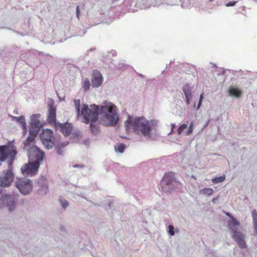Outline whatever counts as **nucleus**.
Returning a JSON list of instances; mask_svg holds the SVG:
<instances>
[{
    "label": "nucleus",
    "mask_w": 257,
    "mask_h": 257,
    "mask_svg": "<svg viewBox=\"0 0 257 257\" xmlns=\"http://www.w3.org/2000/svg\"><path fill=\"white\" fill-rule=\"evenodd\" d=\"M183 90L186 97V103L189 104L192 97L191 88L189 84H186L183 86Z\"/></svg>",
    "instance_id": "obj_18"
},
{
    "label": "nucleus",
    "mask_w": 257,
    "mask_h": 257,
    "mask_svg": "<svg viewBox=\"0 0 257 257\" xmlns=\"http://www.w3.org/2000/svg\"><path fill=\"white\" fill-rule=\"evenodd\" d=\"M13 162H8V169L0 174V184L4 187H9L14 182L15 174L13 171Z\"/></svg>",
    "instance_id": "obj_8"
},
{
    "label": "nucleus",
    "mask_w": 257,
    "mask_h": 257,
    "mask_svg": "<svg viewBox=\"0 0 257 257\" xmlns=\"http://www.w3.org/2000/svg\"><path fill=\"white\" fill-rule=\"evenodd\" d=\"M240 223L237 219H233L229 224L230 233L232 238L237 244L238 246L241 248L247 247L246 241L245 240V235L238 228Z\"/></svg>",
    "instance_id": "obj_4"
},
{
    "label": "nucleus",
    "mask_w": 257,
    "mask_h": 257,
    "mask_svg": "<svg viewBox=\"0 0 257 257\" xmlns=\"http://www.w3.org/2000/svg\"><path fill=\"white\" fill-rule=\"evenodd\" d=\"M73 167L74 168H82L84 167V165H79V164H76V165H74L73 166Z\"/></svg>",
    "instance_id": "obj_39"
},
{
    "label": "nucleus",
    "mask_w": 257,
    "mask_h": 257,
    "mask_svg": "<svg viewBox=\"0 0 257 257\" xmlns=\"http://www.w3.org/2000/svg\"><path fill=\"white\" fill-rule=\"evenodd\" d=\"M90 87V82L88 80L85 81L83 85V88L85 90H87Z\"/></svg>",
    "instance_id": "obj_32"
},
{
    "label": "nucleus",
    "mask_w": 257,
    "mask_h": 257,
    "mask_svg": "<svg viewBox=\"0 0 257 257\" xmlns=\"http://www.w3.org/2000/svg\"><path fill=\"white\" fill-rule=\"evenodd\" d=\"M225 214L226 216H228L231 219L230 220H229L227 222V227H228V228H229V224L230 222H231L233 219H236L235 218H234L229 212H227L225 213Z\"/></svg>",
    "instance_id": "obj_33"
},
{
    "label": "nucleus",
    "mask_w": 257,
    "mask_h": 257,
    "mask_svg": "<svg viewBox=\"0 0 257 257\" xmlns=\"http://www.w3.org/2000/svg\"><path fill=\"white\" fill-rule=\"evenodd\" d=\"M193 122H191L188 128L187 131L186 132L187 135H189L192 133V132L193 131Z\"/></svg>",
    "instance_id": "obj_31"
},
{
    "label": "nucleus",
    "mask_w": 257,
    "mask_h": 257,
    "mask_svg": "<svg viewBox=\"0 0 257 257\" xmlns=\"http://www.w3.org/2000/svg\"><path fill=\"white\" fill-rule=\"evenodd\" d=\"M201 102H202V101H199V102H198V104L197 108H199L200 107V105H201Z\"/></svg>",
    "instance_id": "obj_44"
},
{
    "label": "nucleus",
    "mask_w": 257,
    "mask_h": 257,
    "mask_svg": "<svg viewBox=\"0 0 257 257\" xmlns=\"http://www.w3.org/2000/svg\"><path fill=\"white\" fill-rule=\"evenodd\" d=\"M181 164H180V166H181V167H182H182H183V168H185V169L186 170V169H187V168H186V167H185V166L183 165V163H184V164H185V163H186V162H183V161H181Z\"/></svg>",
    "instance_id": "obj_41"
},
{
    "label": "nucleus",
    "mask_w": 257,
    "mask_h": 257,
    "mask_svg": "<svg viewBox=\"0 0 257 257\" xmlns=\"http://www.w3.org/2000/svg\"><path fill=\"white\" fill-rule=\"evenodd\" d=\"M80 15V11H79V7L78 6L76 8V15L78 18H79V16Z\"/></svg>",
    "instance_id": "obj_38"
},
{
    "label": "nucleus",
    "mask_w": 257,
    "mask_h": 257,
    "mask_svg": "<svg viewBox=\"0 0 257 257\" xmlns=\"http://www.w3.org/2000/svg\"><path fill=\"white\" fill-rule=\"evenodd\" d=\"M40 138L43 144L48 150L52 149L54 146V135L52 130L50 129L43 130L40 134Z\"/></svg>",
    "instance_id": "obj_10"
},
{
    "label": "nucleus",
    "mask_w": 257,
    "mask_h": 257,
    "mask_svg": "<svg viewBox=\"0 0 257 257\" xmlns=\"http://www.w3.org/2000/svg\"><path fill=\"white\" fill-rule=\"evenodd\" d=\"M60 131L65 136L70 135L73 131V125L72 123L65 122L64 123H58Z\"/></svg>",
    "instance_id": "obj_15"
},
{
    "label": "nucleus",
    "mask_w": 257,
    "mask_h": 257,
    "mask_svg": "<svg viewBox=\"0 0 257 257\" xmlns=\"http://www.w3.org/2000/svg\"><path fill=\"white\" fill-rule=\"evenodd\" d=\"M225 179V176L223 175L219 177H216L212 179V182L214 183H218L222 182Z\"/></svg>",
    "instance_id": "obj_27"
},
{
    "label": "nucleus",
    "mask_w": 257,
    "mask_h": 257,
    "mask_svg": "<svg viewBox=\"0 0 257 257\" xmlns=\"http://www.w3.org/2000/svg\"><path fill=\"white\" fill-rule=\"evenodd\" d=\"M38 189L37 192L39 195L42 196L46 195L49 191L48 181L44 176H41L37 182Z\"/></svg>",
    "instance_id": "obj_13"
},
{
    "label": "nucleus",
    "mask_w": 257,
    "mask_h": 257,
    "mask_svg": "<svg viewBox=\"0 0 257 257\" xmlns=\"http://www.w3.org/2000/svg\"><path fill=\"white\" fill-rule=\"evenodd\" d=\"M251 216L253 227L257 226V211L254 209L251 211Z\"/></svg>",
    "instance_id": "obj_23"
},
{
    "label": "nucleus",
    "mask_w": 257,
    "mask_h": 257,
    "mask_svg": "<svg viewBox=\"0 0 257 257\" xmlns=\"http://www.w3.org/2000/svg\"><path fill=\"white\" fill-rule=\"evenodd\" d=\"M113 202L106 200L104 201L102 203L101 206L104 207L106 210H108L109 209H111L112 206L113 205Z\"/></svg>",
    "instance_id": "obj_21"
},
{
    "label": "nucleus",
    "mask_w": 257,
    "mask_h": 257,
    "mask_svg": "<svg viewBox=\"0 0 257 257\" xmlns=\"http://www.w3.org/2000/svg\"><path fill=\"white\" fill-rule=\"evenodd\" d=\"M125 149V145L123 144H120L118 145L116 150L119 153H122Z\"/></svg>",
    "instance_id": "obj_29"
},
{
    "label": "nucleus",
    "mask_w": 257,
    "mask_h": 257,
    "mask_svg": "<svg viewBox=\"0 0 257 257\" xmlns=\"http://www.w3.org/2000/svg\"><path fill=\"white\" fill-rule=\"evenodd\" d=\"M3 188H5L4 186H1V184H0V194H3L4 191Z\"/></svg>",
    "instance_id": "obj_40"
},
{
    "label": "nucleus",
    "mask_w": 257,
    "mask_h": 257,
    "mask_svg": "<svg viewBox=\"0 0 257 257\" xmlns=\"http://www.w3.org/2000/svg\"><path fill=\"white\" fill-rule=\"evenodd\" d=\"M35 142V137L30 135L24 142V149L28 151V153L33 147H37L34 145Z\"/></svg>",
    "instance_id": "obj_17"
},
{
    "label": "nucleus",
    "mask_w": 257,
    "mask_h": 257,
    "mask_svg": "<svg viewBox=\"0 0 257 257\" xmlns=\"http://www.w3.org/2000/svg\"><path fill=\"white\" fill-rule=\"evenodd\" d=\"M63 146H62V148H63ZM56 152L58 155H62V153L63 152V148H57Z\"/></svg>",
    "instance_id": "obj_35"
},
{
    "label": "nucleus",
    "mask_w": 257,
    "mask_h": 257,
    "mask_svg": "<svg viewBox=\"0 0 257 257\" xmlns=\"http://www.w3.org/2000/svg\"><path fill=\"white\" fill-rule=\"evenodd\" d=\"M40 166V162H28L22 166L21 172L25 176H35L38 172Z\"/></svg>",
    "instance_id": "obj_11"
},
{
    "label": "nucleus",
    "mask_w": 257,
    "mask_h": 257,
    "mask_svg": "<svg viewBox=\"0 0 257 257\" xmlns=\"http://www.w3.org/2000/svg\"><path fill=\"white\" fill-rule=\"evenodd\" d=\"M30 160L34 161H43L45 157V153L43 151L40 150L37 147H33L28 153Z\"/></svg>",
    "instance_id": "obj_14"
},
{
    "label": "nucleus",
    "mask_w": 257,
    "mask_h": 257,
    "mask_svg": "<svg viewBox=\"0 0 257 257\" xmlns=\"http://www.w3.org/2000/svg\"><path fill=\"white\" fill-rule=\"evenodd\" d=\"M15 184L19 191L24 195L30 194L33 190V182L28 178L24 177L19 179L16 181Z\"/></svg>",
    "instance_id": "obj_9"
},
{
    "label": "nucleus",
    "mask_w": 257,
    "mask_h": 257,
    "mask_svg": "<svg viewBox=\"0 0 257 257\" xmlns=\"http://www.w3.org/2000/svg\"><path fill=\"white\" fill-rule=\"evenodd\" d=\"M59 202L61 204L62 207L64 209H65L69 205L68 202L64 198H60L59 199Z\"/></svg>",
    "instance_id": "obj_26"
},
{
    "label": "nucleus",
    "mask_w": 257,
    "mask_h": 257,
    "mask_svg": "<svg viewBox=\"0 0 257 257\" xmlns=\"http://www.w3.org/2000/svg\"><path fill=\"white\" fill-rule=\"evenodd\" d=\"M4 240V241H5L6 243H7L9 246H10L11 245H13V241L11 240H9V239L7 238H5Z\"/></svg>",
    "instance_id": "obj_36"
},
{
    "label": "nucleus",
    "mask_w": 257,
    "mask_h": 257,
    "mask_svg": "<svg viewBox=\"0 0 257 257\" xmlns=\"http://www.w3.org/2000/svg\"><path fill=\"white\" fill-rule=\"evenodd\" d=\"M102 81L103 79L100 73L98 71L94 72L92 80V85L93 87H99L101 85Z\"/></svg>",
    "instance_id": "obj_16"
},
{
    "label": "nucleus",
    "mask_w": 257,
    "mask_h": 257,
    "mask_svg": "<svg viewBox=\"0 0 257 257\" xmlns=\"http://www.w3.org/2000/svg\"><path fill=\"white\" fill-rule=\"evenodd\" d=\"M61 230L62 232H64L65 231V228L63 227H61Z\"/></svg>",
    "instance_id": "obj_45"
},
{
    "label": "nucleus",
    "mask_w": 257,
    "mask_h": 257,
    "mask_svg": "<svg viewBox=\"0 0 257 257\" xmlns=\"http://www.w3.org/2000/svg\"><path fill=\"white\" fill-rule=\"evenodd\" d=\"M14 118L17 121L19 122L24 128L26 127V123L24 116H21L20 117H14Z\"/></svg>",
    "instance_id": "obj_24"
},
{
    "label": "nucleus",
    "mask_w": 257,
    "mask_h": 257,
    "mask_svg": "<svg viewBox=\"0 0 257 257\" xmlns=\"http://www.w3.org/2000/svg\"><path fill=\"white\" fill-rule=\"evenodd\" d=\"M213 191V190L212 188H206L201 189L200 191V193L201 194H203V195L205 194L208 196H210L211 195H212Z\"/></svg>",
    "instance_id": "obj_22"
},
{
    "label": "nucleus",
    "mask_w": 257,
    "mask_h": 257,
    "mask_svg": "<svg viewBox=\"0 0 257 257\" xmlns=\"http://www.w3.org/2000/svg\"><path fill=\"white\" fill-rule=\"evenodd\" d=\"M187 127V124L184 123L182 124L178 129L177 132L179 135H180L182 134V132L184 131V129L186 128Z\"/></svg>",
    "instance_id": "obj_30"
},
{
    "label": "nucleus",
    "mask_w": 257,
    "mask_h": 257,
    "mask_svg": "<svg viewBox=\"0 0 257 257\" xmlns=\"http://www.w3.org/2000/svg\"><path fill=\"white\" fill-rule=\"evenodd\" d=\"M6 233L9 234L11 238H12L13 236L15 235V233L13 232L12 230L7 229Z\"/></svg>",
    "instance_id": "obj_34"
},
{
    "label": "nucleus",
    "mask_w": 257,
    "mask_h": 257,
    "mask_svg": "<svg viewBox=\"0 0 257 257\" xmlns=\"http://www.w3.org/2000/svg\"><path fill=\"white\" fill-rule=\"evenodd\" d=\"M125 130L127 132L133 131L138 135H143L145 137H150L152 125L143 116L133 117L128 115L127 119L124 122Z\"/></svg>",
    "instance_id": "obj_1"
},
{
    "label": "nucleus",
    "mask_w": 257,
    "mask_h": 257,
    "mask_svg": "<svg viewBox=\"0 0 257 257\" xmlns=\"http://www.w3.org/2000/svg\"><path fill=\"white\" fill-rule=\"evenodd\" d=\"M74 104L75 106L76 110L78 115L81 114V111L80 110V100L79 99H76L74 101Z\"/></svg>",
    "instance_id": "obj_25"
},
{
    "label": "nucleus",
    "mask_w": 257,
    "mask_h": 257,
    "mask_svg": "<svg viewBox=\"0 0 257 257\" xmlns=\"http://www.w3.org/2000/svg\"><path fill=\"white\" fill-rule=\"evenodd\" d=\"M237 3V2H229V3H227L225 6L226 7H230V6H233L235 5V4Z\"/></svg>",
    "instance_id": "obj_37"
},
{
    "label": "nucleus",
    "mask_w": 257,
    "mask_h": 257,
    "mask_svg": "<svg viewBox=\"0 0 257 257\" xmlns=\"http://www.w3.org/2000/svg\"><path fill=\"white\" fill-rule=\"evenodd\" d=\"M228 92L229 95L233 96L237 98L240 97L242 94L241 89L233 86L229 88Z\"/></svg>",
    "instance_id": "obj_20"
},
{
    "label": "nucleus",
    "mask_w": 257,
    "mask_h": 257,
    "mask_svg": "<svg viewBox=\"0 0 257 257\" xmlns=\"http://www.w3.org/2000/svg\"><path fill=\"white\" fill-rule=\"evenodd\" d=\"M115 106L109 103L102 105L100 108L101 120L104 125H115L118 120Z\"/></svg>",
    "instance_id": "obj_3"
},
{
    "label": "nucleus",
    "mask_w": 257,
    "mask_h": 257,
    "mask_svg": "<svg viewBox=\"0 0 257 257\" xmlns=\"http://www.w3.org/2000/svg\"><path fill=\"white\" fill-rule=\"evenodd\" d=\"M99 109L96 105H88L83 104L81 108V114L83 117V122L88 124L90 121V127L92 134L96 135L98 132V127L95 125L98 118Z\"/></svg>",
    "instance_id": "obj_2"
},
{
    "label": "nucleus",
    "mask_w": 257,
    "mask_h": 257,
    "mask_svg": "<svg viewBox=\"0 0 257 257\" xmlns=\"http://www.w3.org/2000/svg\"><path fill=\"white\" fill-rule=\"evenodd\" d=\"M167 231L168 234L171 236H173L175 235V233L174 231V227L173 225L170 224L168 226Z\"/></svg>",
    "instance_id": "obj_28"
},
{
    "label": "nucleus",
    "mask_w": 257,
    "mask_h": 257,
    "mask_svg": "<svg viewBox=\"0 0 257 257\" xmlns=\"http://www.w3.org/2000/svg\"><path fill=\"white\" fill-rule=\"evenodd\" d=\"M160 185L163 192L169 193L178 188L180 184L175 178V174L172 172H169L165 173Z\"/></svg>",
    "instance_id": "obj_5"
},
{
    "label": "nucleus",
    "mask_w": 257,
    "mask_h": 257,
    "mask_svg": "<svg viewBox=\"0 0 257 257\" xmlns=\"http://www.w3.org/2000/svg\"><path fill=\"white\" fill-rule=\"evenodd\" d=\"M17 153L16 146L12 143L0 145V161H14Z\"/></svg>",
    "instance_id": "obj_6"
},
{
    "label": "nucleus",
    "mask_w": 257,
    "mask_h": 257,
    "mask_svg": "<svg viewBox=\"0 0 257 257\" xmlns=\"http://www.w3.org/2000/svg\"><path fill=\"white\" fill-rule=\"evenodd\" d=\"M47 121L50 123H54L56 122V108L53 106L49 108Z\"/></svg>",
    "instance_id": "obj_19"
},
{
    "label": "nucleus",
    "mask_w": 257,
    "mask_h": 257,
    "mask_svg": "<svg viewBox=\"0 0 257 257\" xmlns=\"http://www.w3.org/2000/svg\"><path fill=\"white\" fill-rule=\"evenodd\" d=\"M39 117V114H33L31 116V122L29 128L30 136L36 137L40 131V123L39 120H38Z\"/></svg>",
    "instance_id": "obj_12"
},
{
    "label": "nucleus",
    "mask_w": 257,
    "mask_h": 257,
    "mask_svg": "<svg viewBox=\"0 0 257 257\" xmlns=\"http://www.w3.org/2000/svg\"><path fill=\"white\" fill-rule=\"evenodd\" d=\"M18 200L17 194H4L0 198V207H6L10 211L12 212L16 208Z\"/></svg>",
    "instance_id": "obj_7"
},
{
    "label": "nucleus",
    "mask_w": 257,
    "mask_h": 257,
    "mask_svg": "<svg viewBox=\"0 0 257 257\" xmlns=\"http://www.w3.org/2000/svg\"><path fill=\"white\" fill-rule=\"evenodd\" d=\"M203 98V94H201L200 96V98H199V101H202V99Z\"/></svg>",
    "instance_id": "obj_42"
},
{
    "label": "nucleus",
    "mask_w": 257,
    "mask_h": 257,
    "mask_svg": "<svg viewBox=\"0 0 257 257\" xmlns=\"http://www.w3.org/2000/svg\"><path fill=\"white\" fill-rule=\"evenodd\" d=\"M217 199V197H216V198H214L212 200V202L213 203H215L216 202V200Z\"/></svg>",
    "instance_id": "obj_43"
}]
</instances>
